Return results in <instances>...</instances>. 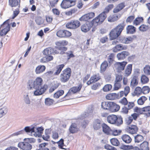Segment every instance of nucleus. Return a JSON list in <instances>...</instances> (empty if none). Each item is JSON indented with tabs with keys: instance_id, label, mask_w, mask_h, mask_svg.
<instances>
[{
	"instance_id": "obj_56",
	"label": "nucleus",
	"mask_w": 150,
	"mask_h": 150,
	"mask_svg": "<svg viewBox=\"0 0 150 150\" xmlns=\"http://www.w3.org/2000/svg\"><path fill=\"white\" fill-rule=\"evenodd\" d=\"M53 100L50 98H46L45 99V103L47 105L50 106L51 105L53 104Z\"/></svg>"
},
{
	"instance_id": "obj_48",
	"label": "nucleus",
	"mask_w": 150,
	"mask_h": 150,
	"mask_svg": "<svg viewBox=\"0 0 150 150\" xmlns=\"http://www.w3.org/2000/svg\"><path fill=\"white\" fill-rule=\"evenodd\" d=\"M144 73L146 75H150V66L146 65L144 68Z\"/></svg>"
},
{
	"instance_id": "obj_1",
	"label": "nucleus",
	"mask_w": 150,
	"mask_h": 150,
	"mask_svg": "<svg viewBox=\"0 0 150 150\" xmlns=\"http://www.w3.org/2000/svg\"><path fill=\"white\" fill-rule=\"evenodd\" d=\"M43 80L40 77H37L34 81L31 80L28 81V88L30 89L32 88L35 90L33 91L34 95L35 96H39L43 94L47 88V85L42 86Z\"/></svg>"
},
{
	"instance_id": "obj_41",
	"label": "nucleus",
	"mask_w": 150,
	"mask_h": 150,
	"mask_svg": "<svg viewBox=\"0 0 150 150\" xmlns=\"http://www.w3.org/2000/svg\"><path fill=\"white\" fill-rule=\"evenodd\" d=\"M141 81L142 84H144L147 83L149 82V79L145 75H143L141 77Z\"/></svg>"
},
{
	"instance_id": "obj_53",
	"label": "nucleus",
	"mask_w": 150,
	"mask_h": 150,
	"mask_svg": "<svg viewBox=\"0 0 150 150\" xmlns=\"http://www.w3.org/2000/svg\"><path fill=\"white\" fill-rule=\"evenodd\" d=\"M113 7L114 6L113 4H110L106 7L103 12L106 14V13H108L110 10H111Z\"/></svg>"
},
{
	"instance_id": "obj_6",
	"label": "nucleus",
	"mask_w": 150,
	"mask_h": 150,
	"mask_svg": "<svg viewBox=\"0 0 150 150\" xmlns=\"http://www.w3.org/2000/svg\"><path fill=\"white\" fill-rule=\"evenodd\" d=\"M80 25V22L78 20H72L67 23L66 27L69 29H75L79 27Z\"/></svg>"
},
{
	"instance_id": "obj_10",
	"label": "nucleus",
	"mask_w": 150,
	"mask_h": 150,
	"mask_svg": "<svg viewBox=\"0 0 150 150\" xmlns=\"http://www.w3.org/2000/svg\"><path fill=\"white\" fill-rule=\"evenodd\" d=\"M57 35L60 38H64L70 37L71 35V33L66 30H60L57 31Z\"/></svg>"
},
{
	"instance_id": "obj_20",
	"label": "nucleus",
	"mask_w": 150,
	"mask_h": 150,
	"mask_svg": "<svg viewBox=\"0 0 150 150\" xmlns=\"http://www.w3.org/2000/svg\"><path fill=\"white\" fill-rule=\"evenodd\" d=\"M129 54L128 52L124 51L117 54V57L119 60H122L125 59Z\"/></svg>"
},
{
	"instance_id": "obj_44",
	"label": "nucleus",
	"mask_w": 150,
	"mask_h": 150,
	"mask_svg": "<svg viewBox=\"0 0 150 150\" xmlns=\"http://www.w3.org/2000/svg\"><path fill=\"white\" fill-rule=\"evenodd\" d=\"M118 18H119L117 16L114 15L112 16H110L108 18V21L110 22H114L118 20Z\"/></svg>"
},
{
	"instance_id": "obj_17",
	"label": "nucleus",
	"mask_w": 150,
	"mask_h": 150,
	"mask_svg": "<svg viewBox=\"0 0 150 150\" xmlns=\"http://www.w3.org/2000/svg\"><path fill=\"white\" fill-rule=\"evenodd\" d=\"M82 87V85L80 84L78 87H74L71 88L69 90L68 92L66 95L67 96L70 95L72 94H74L76 93L78 91H79Z\"/></svg>"
},
{
	"instance_id": "obj_4",
	"label": "nucleus",
	"mask_w": 150,
	"mask_h": 150,
	"mask_svg": "<svg viewBox=\"0 0 150 150\" xmlns=\"http://www.w3.org/2000/svg\"><path fill=\"white\" fill-rule=\"evenodd\" d=\"M107 120L109 123L111 124H115L117 126L121 125L123 123L122 119L121 116L117 117L114 115L108 116Z\"/></svg>"
},
{
	"instance_id": "obj_35",
	"label": "nucleus",
	"mask_w": 150,
	"mask_h": 150,
	"mask_svg": "<svg viewBox=\"0 0 150 150\" xmlns=\"http://www.w3.org/2000/svg\"><path fill=\"white\" fill-rule=\"evenodd\" d=\"M107 62L105 61L102 63L100 66V72L102 73L105 71L108 66Z\"/></svg>"
},
{
	"instance_id": "obj_15",
	"label": "nucleus",
	"mask_w": 150,
	"mask_h": 150,
	"mask_svg": "<svg viewBox=\"0 0 150 150\" xmlns=\"http://www.w3.org/2000/svg\"><path fill=\"white\" fill-rule=\"evenodd\" d=\"M100 79L99 74H97L93 75L91 77L90 79L87 82L88 85H89L92 83H95Z\"/></svg>"
},
{
	"instance_id": "obj_16",
	"label": "nucleus",
	"mask_w": 150,
	"mask_h": 150,
	"mask_svg": "<svg viewBox=\"0 0 150 150\" xmlns=\"http://www.w3.org/2000/svg\"><path fill=\"white\" fill-rule=\"evenodd\" d=\"M4 25H6V27L3 29L0 32V35L3 36L6 34L10 31V25L8 23V20H7L3 23Z\"/></svg>"
},
{
	"instance_id": "obj_64",
	"label": "nucleus",
	"mask_w": 150,
	"mask_h": 150,
	"mask_svg": "<svg viewBox=\"0 0 150 150\" xmlns=\"http://www.w3.org/2000/svg\"><path fill=\"white\" fill-rule=\"evenodd\" d=\"M89 20V19L88 18V17L87 14L82 16L79 18V20L80 21H87Z\"/></svg>"
},
{
	"instance_id": "obj_54",
	"label": "nucleus",
	"mask_w": 150,
	"mask_h": 150,
	"mask_svg": "<svg viewBox=\"0 0 150 150\" xmlns=\"http://www.w3.org/2000/svg\"><path fill=\"white\" fill-rule=\"evenodd\" d=\"M139 29L140 31L144 32L147 30L149 29V27L147 25L143 24L139 26Z\"/></svg>"
},
{
	"instance_id": "obj_36",
	"label": "nucleus",
	"mask_w": 150,
	"mask_h": 150,
	"mask_svg": "<svg viewBox=\"0 0 150 150\" xmlns=\"http://www.w3.org/2000/svg\"><path fill=\"white\" fill-rule=\"evenodd\" d=\"M138 83V81L136 76H134L131 79L130 86L132 88L137 85Z\"/></svg>"
},
{
	"instance_id": "obj_34",
	"label": "nucleus",
	"mask_w": 150,
	"mask_h": 150,
	"mask_svg": "<svg viewBox=\"0 0 150 150\" xmlns=\"http://www.w3.org/2000/svg\"><path fill=\"white\" fill-rule=\"evenodd\" d=\"M115 54L114 53L110 54L108 57V60L109 64L111 65L114 61Z\"/></svg>"
},
{
	"instance_id": "obj_49",
	"label": "nucleus",
	"mask_w": 150,
	"mask_h": 150,
	"mask_svg": "<svg viewBox=\"0 0 150 150\" xmlns=\"http://www.w3.org/2000/svg\"><path fill=\"white\" fill-rule=\"evenodd\" d=\"M23 99L26 104H30V101L28 94H24L23 96Z\"/></svg>"
},
{
	"instance_id": "obj_21",
	"label": "nucleus",
	"mask_w": 150,
	"mask_h": 150,
	"mask_svg": "<svg viewBox=\"0 0 150 150\" xmlns=\"http://www.w3.org/2000/svg\"><path fill=\"white\" fill-rule=\"evenodd\" d=\"M102 125L101 121L97 119L95 120L93 122V127L95 130H98L102 127Z\"/></svg>"
},
{
	"instance_id": "obj_50",
	"label": "nucleus",
	"mask_w": 150,
	"mask_h": 150,
	"mask_svg": "<svg viewBox=\"0 0 150 150\" xmlns=\"http://www.w3.org/2000/svg\"><path fill=\"white\" fill-rule=\"evenodd\" d=\"M121 87V83L114 81L113 89L114 90H117Z\"/></svg>"
},
{
	"instance_id": "obj_55",
	"label": "nucleus",
	"mask_w": 150,
	"mask_h": 150,
	"mask_svg": "<svg viewBox=\"0 0 150 150\" xmlns=\"http://www.w3.org/2000/svg\"><path fill=\"white\" fill-rule=\"evenodd\" d=\"M134 92L137 95H139L142 93V88L139 87H137L135 88Z\"/></svg>"
},
{
	"instance_id": "obj_2",
	"label": "nucleus",
	"mask_w": 150,
	"mask_h": 150,
	"mask_svg": "<svg viewBox=\"0 0 150 150\" xmlns=\"http://www.w3.org/2000/svg\"><path fill=\"white\" fill-rule=\"evenodd\" d=\"M102 108L109 110L112 112L118 111L120 109V106L115 103L111 101L103 102L101 103Z\"/></svg>"
},
{
	"instance_id": "obj_60",
	"label": "nucleus",
	"mask_w": 150,
	"mask_h": 150,
	"mask_svg": "<svg viewBox=\"0 0 150 150\" xmlns=\"http://www.w3.org/2000/svg\"><path fill=\"white\" fill-rule=\"evenodd\" d=\"M143 108H140L138 107H135L134 109V111L135 112H137L140 114H143Z\"/></svg>"
},
{
	"instance_id": "obj_29",
	"label": "nucleus",
	"mask_w": 150,
	"mask_h": 150,
	"mask_svg": "<svg viewBox=\"0 0 150 150\" xmlns=\"http://www.w3.org/2000/svg\"><path fill=\"white\" fill-rule=\"evenodd\" d=\"M53 48L51 47H48L45 49L43 52V54L46 56H48L52 54L53 52Z\"/></svg>"
},
{
	"instance_id": "obj_23",
	"label": "nucleus",
	"mask_w": 150,
	"mask_h": 150,
	"mask_svg": "<svg viewBox=\"0 0 150 150\" xmlns=\"http://www.w3.org/2000/svg\"><path fill=\"white\" fill-rule=\"evenodd\" d=\"M103 132L107 135L111 134L112 130L107 125L105 124H103L102 125Z\"/></svg>"
},
{
	"instance_id": "obj_24",
	"label": "nucleus",
	"mask_w": 150,
	"mask_h": 150,
	"mask_svg": "<svg viewBox=\"0 0 150 150\" xmlns=\"http://www.w3.org/2000/svg\"><path fill=\"white\" fill-rule=\"evenodd\" d=\"M20 2V0H9V4L11 7H16L17 6H18L19 8Z\"/></svg>"
},
{
	"instance_id": "obj_52",
	"label": "nucleus",
	"mask_w": 150,
	"mask_h": 150,
	"mask_svg": "<svg viewBox=\"0 0 150 150\" xmlns=\"http://www.w3.org/2000/svg\"><path fill=\"white\" fill-rule=\"evenodd\" d=\"M111 144L115 146H118L120 143L118 140L116 138H112L110 140Z\"/></svg>"
},
{
	"instance_id": "obj_59",
	"label": "nucleus",
	"mask_w": 150,
	"mask_h": 150,
	"mask_svg": "<svg viewBox=\"0 0 150 150\" xmlns=\"http://www.w3.org/2000/svg\"><path fill=\"white\" fill-rule=\"evenodd\" d=\"M142 91L143 94H146L149 92L150 88L148 86H144L142 88Z\"/></svg>"
},
{
	"instance_id": "obj_46",
	"label": "nucleus",
	"mask_w": 150,
	"mask_h": 150,
	"mask_svg": "<svg viewBox=\"0 0 150 150\" xmlns=\"http://www.w3.org/2000/svg\"><path fill=\"white\" fill-rule=\"evenodd\" d=\"M146 100L147 98L145 96H142L138 99L137 100L138 103L139 105H142Z\"/></svg>"
},
{
	"instance_id": "obj_11",
	"label": "nucleus",
	"mask_w": 150,
	"mask_h": 150,
	"mask_svg": "<svg viewBox=\"0 0 150 150\" xmlns=\"http://www.w3.org/2000/svg\"><path fill=\"white\" fill-rule=\"evenodd\" d=\"M93 25L95 24L93 20L91 22H87L81 26V30L84 32H87L90 30Z\"/></svg>"
},
{
	"instance_id": "obj_33",
	"label": "nucleus",
	"mask_w": 150,
	"mask_h": 150,
	"mask_svg": "<svg viewBox=\"0 0 150 150\" xmlns=\"http://www.w3.org/2000/svg\"><path fill=\"white\" fill-rule=\"evenodd\" d=\"M135 31V28L132 25H128L127 28V32L128 34H133Z\"/></svg>"
},
{
	"instance_id": "obj_51",
	"label": "nucleus",
	"mask_w": 150,
	"mask_h": 150,
	"mask_svg": "<svg viewBox=\"0 0 150 150\" xmlns=\"http://www.w3.org/2000/svg\"><path fill=\"white\" fill-rule=\"evenodd\" d=\"M112 87V86L111 84H106L103 87V90L105 92H108L111 90Z\"/></svg>"
},
{
	"instance_id": "obj_32",
	"label": "nucleus",
	"mask_w": 150,
	"mask_h": 150,
	"mask_svg": "<svg viewBox=\"0 0 150 150\" xmlns=\"http://www.w3.org/2000/svg\"><path fill=\"white\" fill-rule=\"evenodd\" d=\"M140 147L142 150H149L148 142L146 141L143 142L140 144Z\"/></svg>"
},
{
	"instance_id": "obj_38",
	"label": "nucleus",
	"mask_w": 150,
	"mask_h": 150,
	"mask_svg": "<svg viewBox=\"0 0 150 150\" xmlns=\"http://www.w3.org/2000/svg\"><path fill=\"white\" fill-rule=\"evenodd\" d=\"M25 131L28 133V134L32 136H33V135L32 134V131L34 132V127H33L32 128H30L29 127H25L24 128Z\"/></svg>"
},
{
	"instance_id": "obj_31",
	"label": "nucleus",
	"mask_w": 150,
	"mask_h": 150,
	"mask_svg": "<svg viewBox=\"0 0 150 150\" xmlns=\"http://www.w3.org/2000/svg\"><path fill=\"white\" fill-rule=\"evenodd\" d=\"M144 137L142 135L137 134L134 137V142L135 143H140L144 140Z\"/></svg>"
},
{
	"instance_id": "obj_30",
	"label": "nucleus",
	"mask_w": 150,
	"mask_h": 150,
	"mask_svg": "<svg viewBox=\"0 0 150 150\" xmlns=\"http://www.w3.org/2000/svg\"><path fill=\"white\" fill-rule=\"evenodd\" d=\"M8 109L6 107H4L0 109V118L5 115L7 113Z\"/></svg>"
},
{
	"instance_id": "obj_57",
	"label": "nucleus",
	"mask_w": 150,
	"mask_h": 150,
	"mask_svg": "<svg viewBox=\"0 0 150 150\" xmlns=\"http://www.w3.org/2000/svg\"><path fill=\"white\" fill-rule=\"evenodd\" d=\"M143 19L142 18L138 17L136 18L133 22V24L136 25H139L140 23L142 21Z\"/></svg>"
},
{
	"instance_id": "obj_45",
	"label": "nucleus",
	"mask_w": 150,
	"mask_h": 150,
	"mask_svg": "<svg viewBox=\"0 0 150 150\" xmlns=\"http://www.w3.org/2000/svg\"><path fill=\"white\" fill-rule=\"evenodd\" d=\"M64 93V91L61 90L57 91L54 95V97L56 98H58L60 96H62Z\"/></svg>"
},
{
	"instance_id": "obj_19",
	"label": "nucleus",
	"mask_w": 150,
	"mask_h": 150,
	"mask_svg": "<svg viewBox=\"0 0 150 150\" xmlns=\"http://www.w3.org/2000/svg\"><path fill=\"white\" fill-rule=\"evenodd\" d=\"M126 129L128 133L131 134H133L136 133L138 131V128L136 125H132L127 127Z\"/></svg>"
},
{
	"instance_id": "obj_8",
	"label": "nucleus",
	"mask_w": 150,
	"mask_h": 150,
	"mask_svg": "<svg viewBox=\"0 0 150 150\" xmlns=\"http://www.w3.org/2000/svg\"><path fill=\"white\" fill-rule=\"evenodd\" d=\"M18 146L23 150H31L32 148V145L28 142H19Z\"/></svg>"
},
{
	"instance_id": "obj_28",
	"label": "nucleus",
	"mask_w": 150,
	"mask_h": 150,
	"mask_svg": "<svg viewBox=\"0 0 150 150\" xmlns=\"http://www.w3.org/2000/svg\"><path fill=\"white\" fill-rule=\"evenodd\" d=\"M121 138L124 142L128 144L130 143L132 140L130 137L126 134L123 135L122 136Z\"/></svg>"
},
{
	"instance_id": "obj_62",
	"label": "nucleus",
	"mask_w": 150,
	"mask_h": 150,
	"mask_svg": "<svg viewBox=\"0 0 150 150\" xmlns=\"http://www.w3.org/2000/svg\"><path fill=\"white\" fill-rule=\"evenodd\" d=\"M121 132V131L120 130L114 129L113 130H112V132H111V134L114 136H117L120 134Z\"/></svg>"
},
{
	"instance_id": "obj_7",
	"label": "nucleus",
	"mask_w": 150,
	"mask_h": 150,
	"mask_svg": "<svg viewBox=\"0 0 150 150\" xmlns=\"http://www.w3.org/2000/svg\"><path fill=\"white\" fill-rule=\"evenodd\" d=\"M75 4V1L69 0H63L61 4V6L62 8L66 9Z\"/></svg>"
},
{
	"instance_id": "obj_61",
	"label": "nucleus",
	"mask_w": 150,
	"mask_h": 150,
	"mask_svg": "<svg viewBox=\"0 0 150 150\" xmlns=\"http://www.w3.org/2000/svg\"><path fill=\"white\" fill-rule=\"evenodd\" d=\"M135 16L134 15H132L128 17L127 18L126 22L127 23H131L134 19Z\"/></svg>"
},
{
	"instance_id": "obj_25",
	"label": "nucleus",
	"mask_w": 150,
	"mask_h": 150,
	"mask_svg": "<svg viewBox=\"0 0 150 150\" xmlns=\"http://www.w3.org/2000/svg\"><path fill=\"white\" fill-rule=\"evenodd\" d=\"M46 67L44 65H39L36 67L35 72L37 74L42 73L45 71Z\"/></svg>"
},
{
	"instance_id": "obj_3",
	"label": "nucleus",
	"mask_w": 150,
	"mask_h": 150,
	"mask_svg": "<svg viewBox=\"0 0 150 150\" xmlns=\"http://www.w3.org/2000/svg\"><path fill=\"white\" fill-rule=\"evenodd\" d=\"M125 26V24L123 22L112 29L109 34L110 39L113 40L117 38L120 35Z\"/></svg>"
},
{
	"instance_id": "obj_13",
	"label": "nucleus",
	"mask_w": 150,
	"mask_h": 150,
	"mask_svg": "<svg viewBox=\"0 0 150 150\" xmlns=\"http://www.w3.org/2000/svg\"><path fill=\"white\" fill-rule=\"evenodd\" d=\"M127 64V62H126L124 61L122 62H117L115 64V67L117 71L120 72L124 70Z\"/></svg>"
},
{
	"instance_id": "obj_63",
	"label": "nucleus",
	"mask_w": 150,
	"mask_h": 150,
	"mask_svg": "<svg viewBox=\"0 0 150 150\" xmlns=\"http://www.w3.org/2000/svg\"><path fill=\"white\" fill-rule=\"evenodd\" d=\"M66 53L67 55L68 59H69L73 57H74V55L73 54V52L71 51L67 52Z\"/></svg>"
},
{
	"instance_id": "obj_58",
	"label": "nucleus",
	"mask_w": 150,
	"mask_h": 150,
	"mask_svg": "<svg viewBox=\"0 0 150 150\" xmlns=\"http://www.w3.org/2000/svg\"><path fill=\"white\" fill-rule=\"evenodd\" d=\"M57 143L58 144L59 147L61 149H67L64 148L63 147L64 145V140L63 139H61L59 141L57 142Z\"/></svg>"
},
{
	"instance_id": "obj_42",
	"label": "nucleus",
	"mask_w": 150,
	"mask_h": 150,
	"mask_svg": "<svg viewBox=\"0 0 150 150\" xmlns=\"http://www.w3.org/2000/svg\"><path fill=\"white\" fill-rule=\"evenodd\" d=\"M68 44V42L66 40L59 41L55 42V44L58 47L60 46H64Z\"/></svg>"
},
{
	"instance_id": "obj_26",
	"label": "nucleus",
	"mask_w": 150,
	"mask_h": 150,
	"mask_svg": "<svg viewBox=\"0 0 150 150\" xmlns=\"http://www.w3.org/2000/svg\"><path fill=\"white\" fill-rule=\"evenodd\" d=\"M133 40V38L131 37H121L120 39V41L121 42L125 44L129 43L130 42H132Z\"/></svg>"
},
{
	"instance_id": "obj_12",
	"label": "nucleus",
	"mask_w": 150,
	"mask_h": 150,
	"mask_svg": "<svg viewBox=\"0 0 150 150\" xmlns=\"http://www.w3.org/2000/svg\"><path fill=\"white\" fill-rule=\"evenodd\" d=\"M69 130L71 134L77 133L80 131L79 126L75 123H72L69 128Z\"/></svg>"
},
{
	"instance_id": "obj_18",
	"label": "nucleus",
	"mask_w": 150,
	"mask_h": 150,
	"mask_svg": "<svg viewBox=\"0 0 150 150\" xmlns=\"http://www.w3.org/2000/svg\"><path fill=\"white\" fill-rule=\"evenodd\" d=\"M127 49V47L123 45L122 44L116 45L112 48L113 52H117L119 51L123 50H126Z\"/></svg>"
},
{
	"instance_id": "obj_47",
	"label": "nucleus",
	"mask_w": 150,
	"mask_h": 150,
	"mask_svg": "<svg viewBox=\"0 0 150 150\" xmlns=\"http://www.w3.org/2000/svg\"><path fill=\"white\" fill-rule=\"evenodd\" d=\"M122 79V76L121 74H115V81L121 83V81Z\"/></svg>"
},
{
	"instance_id": "obj_22",
	"label": "nucleus",
	"mask_w": 150,
	"mask_h": 150,
	"mask_svg": "<svg viewBox=\"0 0 150 150\" xmlns=\"http://www.w3.org/2000/svg\"><path fill=\"white\" fill-rule=\"evenodd\" d=\"M106 98L108 100H114L119 98L118 94L111 93L107 94L106 96Z\"/></svg>"
},
{
	"instance_id": "obj_37",
	"label": "nucleus",
	"mask_w": 150,
	"mask_h": 150,
	"mask_svg": "<svg viewBox=\"0 0 150 150\" xmlns=\"http://www.w3.org/2000/svg\"><path fill=\"white\" fill-rule=\"evenodd\" d=\"M143 114L146 115V116L149 117L150 115V106H147L143 108Z\"/></svg>"
},
{
	"instance_id": "obj_27",
	"label": "nucleus",
	"mask_w": 150,
	"mask_h": 150,
	"mask_svg": "<svg viewBox=\"0 0 150 150\" xmlns=\"http://www.w3.org/2000/svg\"><path fill=\"white\" fill-rule=\"evenodd\" d=\"M125 7L124 3H121L118 4L113 9V12L114 13H117L123 9Z\"/></svg>"
},
{
	"instance_id": "obj_43",
	"label": "nucleus",
	"mask_w": 150,
	"mask_h": 150,
	"mask_svg": "<svg viewBox=\"0 0 150 150\" xmlns=\"http://www.w3.org/2000/svg\"><path fill=\"white\" fill-rule=\"evenodd\" d=\"M55 48L61 51L60 52V54H64L65 51L67 50V47H57L55 46Z\"/></svg>"
},
{
	"instance_id": "obj_14",
	"label": "nucleus",
	"mask_w": 150,
	"mask_h": 150,
	"mask_svg": "<svg viewBox=\"0 0 150 150\" xmlns=\"http://www.w3.org/2000/svg\"><path fill=\"white\" fill-rule=\"evenodd\" d=\"M44 129L43 127H41L35 128L34 127V132L32 131V134L35 137H40L42 136Z\"/></svg>"
},
{
	"instance_id": "obj_40",
	"label": "nucleus",
	"mask_w": 150,
	"mask_h": 150,
	"mask_svg": "<svg viewBox=\"0 0 150 150\" xmlns=\"http://www.w3.org/2000/svg\"><path fill=\"white\" fill-rule=\"evenodd\" d=\"M64 67V65L62 64L57 66V70L54 73V75H58L62 70Z\"/></svg>"
},
{
	"instance_id": "obj_5",
	"label": "nucleus",
	"mask_w": 150,
	"mask_h": 150,
	"mask_svg": "<svg viewBox=\"0 0 150 150\" xmlns=\"http://www.w3.org/2000/svg\"><path fill=\"white\" fill-rule=\"evenodd\" d=\"M71 72V69L69 68L64 70L60 75V81L63 83L67 82L69 79Z\"/></svg>"
},
{
	"instance_id": "obj_9",
	"label": "nucleus",
	"mask_w": 150,
	"mask_h": 150,
	"mask_svg": "<svg viewBox=\"0 0 150 150\" xmlns=\"http://www.w3.org/2000/svg\"><path fill=\"white\" fill-rule=\"evenodd\" d=\"M106 17V14L102 12L97 17L93 19V22L95 24L96 23L100 24L104 21Z\"/></svg>"
},
{
	"instance_id": "obj_39",
	"label": "nucleus",
	"mask_w": 150,
	"mask_h": 150,
	"mask_svg": "<svg viewBox=\"0 0 150 150\" xmlns=\"http://www.w3.org/2000/svg\"><path fill=\"white\" fill-rule=\"evenodd\" d=\"M132 65L131 64H129L125 71V74L127 76H129L131 74Z\"/></svg>"
}]
</instances>
